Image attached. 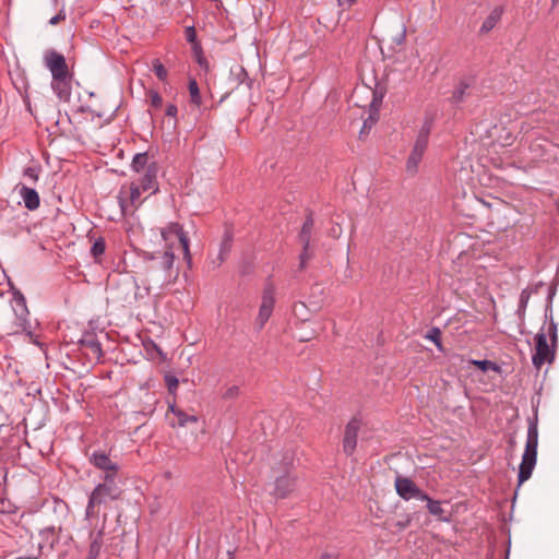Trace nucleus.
Segmentation results:
<instances>
[{"mask_svg":"<svg viewBox=\"0 0 559 559\" xmlns=\"http://www.w3.org/2000/svg\"><path fill=\"white\" fill-rule=\"evenodd\" d=\"M340 5L350 7L356 2V0H337Z\"/></svg>","mask_w":559,"mask_h":559,"instance_id":"40","label":"nucleus"},{"mask_svg":"<svg viewBox=\"0 0 559 559\" xmlns=\"http://www.w3.org/2000/svg\"><path fill=\"white\" fill-rule=\"evenodd\" d=\"M86 559H96V558H92V557H88V556H87V558H86Z\"/></svg>","mask_w":559,"mask_h":559,"instance_id":"44","label":"nucleus"},{"mask_svg":"<svg viewBox=\"0 0 559 559\" xmlns=\"http://www.w3.org/2000/svg\"><path fill=\"white\" fill-rule=\"evenodd\" d=\"M153 178H154V176L151 175L150 171H147L145 174L141 185H139L142 192L147 191L148 189L153 188Z\"/></svg>","mask_w":559,"mask_h":559,"instance_id":"29","label":"nucleus"},{"mask_svg":"<svg viewBox=\"0 0 559 559\" xmlns=\"http://www.w3.org/2000/svg\"><path fill=\"white\" fill-rule=\"evenodd\" d=\"M394 487L397 495L404 499H428V496L424 493L417 485L409 478L403 476H396Z\"/></svg>","mask_w":559,"mask_h":559,"instance_id":"9","label":"nucleus"},{"mask_svg":"<svg viewBox=\"0 0 559 559\" xmlns=\"http://www.w3.org/2000/svg\"><path fill=\"white\" fill-rule=\"evenodd\" d=\"M313 228V219L311 217H308L300 230L299 239L302 245H305V249H309L310 246V238H311V231Z\"/></svg>","mask_w":559,"mask_h":559,"instance_id":"17","label":"nucleus"},{"mask_svg":"<svg viewBox=\"0 0 559 559\" xmlns=\"http://www.w3.org/2000/svg\"><path fill=\"white\" fill-rule=\"evenodd\" d=\"M466 88V85H464L463 83H461L456 90L454 91L453 93V98L456 100V102H461L463 99V96H464V91Z\"/></svg>","mask_w":559,"mask_h":559,"instance_id":"33","label":"nucleus"},{"mask_svg":"<svg viewBox=\"0 0 559 559\" xmlns=\"http://www.w3.org/2000/svg\"><path fill=\"white\" fill-rule=\"evenodd\" d=\"M90 462L97 467L98 469H102L105 472V480L111 481V479L115 478L118 466L116 463H114L110 457L104 453V452H94L90 456Z\"/></svg>","mask_w":559,"mask_h":559,"instance_id":"11","label":"nucleus"},{"mask_svg":"<svg viewBox=\"0 0 559 559\" xmlns=\"http://www.w3.org/2000/svg\"><path fill=\"white\" fill-rule=\"evenodd\" d=\"M178 112V109H177V106L174 105V104H169L167 107H166V115L169 116V117H176Z\"/></svg>","mask_w":559,"mask_h":559,"instance_id":"38","label":"nucleus"},{"mask_svg":"<svg viewBox=\"0 0 559 559\" xmlns=\"http://www.w3.org/2000/svg\"><path fill=\"white\" fill-rule=\"evenodd\" d=\"M24 176L33 181H37L38 175L35 168L28 167L24 170Z\"/></svg>","mask_w":559,"mask_h":559,"instance_id":"36","label":"nucleus"},{"mask_svg":"<svg viewBox=\"0 0 559 559\" xmlns=\"http://www.w3.org/2000/svg\"><path fill=\"white\" fill-rule=\"evenodd\" d=\"M151 106L158 109L163 105V98L157 92H150Z\"/></svg>","mask_w":559,"mask_h":559,"instance_id":"30","label":"nucleus"},{"mask_svg":"<svg viewBox=\"0 0 559 559\" xmlns=\"http://www.w3.org/2000/svg\"><path fill=\"white\" fill-rule=\"evenodd\" d=\"M148 160L147 154L145 153H139L133 157L132 160V167L135 171H142L144 170L146 163Z\"/></svg>","mask_w":559,"mask_h":559,"instance_id":"21","label":"nucleus"},{"mask_svg":"<svg viewBox=\"0 0 559 559\" xmlns=\"http://www.w3.org/2000/svg\"><path fill=\"white\" fill-rule=\"evenodd\" d=\"M162 239L167 247V250L159 258H153L154 263L151 266V280L163 287L171 284L177 277V271L174 269L175 255L173 249L178 247L182 250L185 259L190 260L189 240L182 231V228L177 223H170L165 228L160 229Z\"/></svg>","mask_w":559,"mask_h":559,"instance_id":"1","label":"nucleus"},{"mask_svg":"<svg viewBox=\"0 0 559 559\" xmlns=\"http://www.w3.org/2000/svg\"><path fill=\"white\" fill-rule=\"evenodd\" d=\"M535 354L533 355V364L539 369L544 364L551 362L555 357V352L547 342V335L544 332H539L535 337Z\"/></svg>","mask_w":559,"mask_h":559,"instance_id":"8","label":"nucleus"},{"mask_svg":"<svg viewBox=\"0 0 559 559\" xmlns=\"http://www.w3.org/2000/svg\"><path fill=\"white\" fill-rule=\"evenodd\" d=\"M66 19V14L60 12L58 13L57 15H55L53 17L50 19L49 21V24L51 25H57L59 24L61 21H63Z\"/></svg>","mask_w":559,"mask_h":559,"instance_id":"37","label":"nucleus"},{"mask_svg":"<svg viewBox=\"0 0 559 559\" xmlns=\"http://www.w3.org/2000/svg\"><path fill=\"white\" fill-rule=\"evenodd\" d=\"M426 338L433 342L439 349H442L441 331L438 328H432L430 331H428Z\"/></svg>","mask_w":559,"mask_h":559,"instance_id":"25","label":"nucleus"},{"mask_svg":"<svg viewBox=\"0 0 559 559\" xmlns=\"http://www.w3.org/2000/svg\"><path fill=\"white\" fill-rule=\"evenodd\" d=\"M15 559H37L36 557H19V558H15Z\"/></svg>","mask_w":559,"mask_h":559,"instance_id":"42","label":"nucleus"},{"mask_svg":"<svg viewBox=\"0 0 559 559\" xmlns=\"http://www.w3.org/2000/svg\"><path fill=\"white\" fill-rule=\"evenodd\" d=\"M558 0H554V2H557Z\"/></svg>","mask_w":559,"mask_h":559,"instance_id":"45","label":"nucleus"},{"mask_svg":"<svg viewBox=\"0 0 559 559\" xmlns=\"http://www.w3.org/2000/svg\"><path fill=\"white\" fill-rule=\"evenodd\" d=\"M423 501L428 502L427 508L432 515L438 516L440 520H445V518L443 516L444 510L442 509L439 501L431 500L429 497L428 499H423Z\"/></svg>","mask_w":559,"mask_h":559,"instance_id":"19","label":"nucleus"},{"mask_svg":"<svg viewBox=\"0 0 559 559\" xmlns=\"http://www.w3.org/2000/svg\"><path fill=\"white\" fill-rule=\"evenodd\" d=\"M503 14V9L501 7H496L489 15L483 22L480 31L483 33H488L496 27V25L500 22Z\"/></svg>","mask_w":559,"mask_h":559,"instance_id":"15","label":"nucleus"},{"mask_svg":"<svg viewBox=\"0 0 559 559\" xmlns=\"http://www.w3.org/2000/svg\"><path fill=\"white\" fill-rule=\"evenodd\" d=\"M294 463V453L288 451L282 454V459L276 460L272 466V474L275 479L274 495L277 498H286L294 491L296 486L295 477L290 475Z\"/></svg>","mask_w":559,"mask_h":559,"instance_id":"2","label":"nucleus"},{"mask_svg":"<svg viewBox=\"0 0 559 559\" xmlns=\"http://www.w3.org/2000/svg\"><path fill=\"white\" fill-rule=\"evenodd\" d=\"M548 334L550 335L552 345L555 346L557 342V325L552 321L548 326Z\"/></svg>","mask_w":559,"mask_h":559,"instance_id":"34","label":"nucleus"},{"mask_svg":"<svg viewBox=\"0 0 559 559\" xmlns=\"http://www.w3.org/2000/svg\"><path fill=\"white\" fill-rule=\"evenodd\" d=\"M275 304L274 290L272 287H266L262 295L261 305L255 323L259 329H262L270 319Z\"/></svg>","mask_w":559,"mask_h":559,"instance_id":"10","label":"nucleus"},{"mask_svg":"<svg viewBox=\"0 0 559 559\" xmlns=\"http://www.w3.org/2000/svg\"><path fill=\"white\" fill-rule=\"evenodd\" d=\"M228 559H234V558L229 557Z\"/></svg>","mask_w":559,"mask_h":559,"instance_id":"46","label":"nucleus"},{"mask_svg":"<svg viewBox=\"0 0 559 559\" xmlns=\"http://www.w3.org/2000/svg\"><path fill=\"white\" fill-rule=\"evenodd\" d=\"M19 194L22 198L25 207L29 211H34L39 207L40 200L36 190L22 185L19 187Z\"/></svg>","mask_w":559,"mask_h":559,"instance_id":"14","label":"nucleus"},{"mask_svg":"<svg viewBox=\"0 0 559 559\" xmlns=\"http://www.w3.org/2000/svg\"><path fill=\"white\" fill-rule=\"evenodd\" d=\"M188 88H189V93H190L191 103H193L197 106H200L201 105V95H200V90H199L198 83L194 79H191L189 81Z\"/></svg>","mask_w":559,"mask_h":559,"instance_id":"20","label":"nucleus"},{"mask_svg":"<svg viewBox=\"0 0 559 559\" xmlns=\"http://www.w3.org/2000/svg\"><path fill=\"white\" fill-rule=\"evenodd\" d=\"M119 496L120 490L116 486L114 479H111V481L105 480L103 484L97 485L90 496L86 507V515L97 516L102 504L116 500Z\"/></svg>","mask_w":559,"mask_h":559,"instance_id":"4","label":"nucleus"},{"mask_svg":"<svg viewBox=\"0 0 559 559\" xmlns=\"http://www.w3.org/2000/svg\"><path fill=\"white\" fill-rule=\"evenodd\" d=\"M167 420L169 421L170 426L176 427H183L188 425L189 423H197L195 416L187 415L183 411L176 408L174 405L169 406V409L167 412Z\"/></svg>","mask_w":559,"mask_h":559,"instance_id":"13","label":"nucleus"},{"mask_svg":"<svg viewBox=\"0 0 559 559\" xmlns=\"http://www.w3.org/2000/svg\"><path fill=\"white\" fill-rule=\"evenodd\" d=\"M44 61L46 67L50 70L53 79L52 88L61 95L64 82L69 74L66 58L55 50H49L45 53Z\"/></svg>","mask_w":559,"mask_h":559,"instance_id":"5","label":"nucleus"},{"mask_svg":"<svg viewBox=\"0 0 559 559\" xmlns=\"http://www.w3.org/2000/svg\"><path fill=\"white\" fill-rule=\"evenodd\" d=\"M141 188L138 183L123 185L119 191V204L123 213H133L142 203Z\"/></svg>","mask_w":559,"mask_h":559,"instance_id":"6","label":"nucleus"},{"mask_svg":"<svg viewBox=\"0 0 559 559\" xmlns=\"http://www.w3.org/2000/svg\"><path fill=\"white\" fill-rule=\"evenodd\" d=\"M230 248H231V237L228 234H226L224 236V239L221 245L219 253L217 257V260H218L217 265H221L225 261L227 254L230 251Z\"/></svg>","mask_w":559,"mask_h":559,"instance_id":"18","label":"nucleus"},{"mask_svg":"<svg viewBox=\"0 0 559 559\" xmlns=\"http://www.w3.org/2000/svg\"><path fill=\"white\" fill-rule=\"evenodd\" d=\"M100 548H102V537H100V533H98L90 545L88 557L97 559V557L99 556V552H100Z\"/></svg>","mask_w":559,"mask_h":559,"instance_id":"22","label":"nucleus"},{"mask_svg":"<svg viewBox=\"0 0 559 559\" xmlns=\"http://www.w3.org/2000/svg\"><path fill=\"white\" fill-rule=\"evenodd\" d=\"M319 559H337V556L335 554L324 552Z\"/></svg>","mask_w":559,"mask_h":559,"instance_id":"39","label":"nucleus"},{"mask_svg":"<svg viewBox=\"0 0 559 559\" xmlns=\"http://www.w3.org/2000/svg\"><path fill=\"white\" fill-rule=\"evenodd\" d=\"M165 380H166V384H167L168 391L170 393L176 392V390L178 389V385H179L178 379L176 377H173V376H166Z\"/></svg>","mask_w":559,"mask_h":559,"instance_id":"31","label":"nucleus"},{"mask_svg":"<svg viewBox=\"0 0 559 559\" xmlns=\"http://www.w3.org/2000/svg\"><path fill=\"white\" fill-rule=\"evenodd\" d=\"M472 364L478 367L483 371H487L489 369L491 370H498V367L495 362L490 360H472Z\"/></svg>","mask_w":559,"mask_h":559,"instance_id":"28","label":"nucleus"},{"mask_svg":"<svg viewBox=\"0 0 559 559\" xmlns=\"http://www.w3.org/2000/svg\"><path fill=\"white\" fill-rule=\"evenodd\" d=\"M153 70L156 74V76L162 80V81H165L166 78H167V70L166 68L162 64V62L159 60H154L153 62Z\"/></svg>","mask_w":559,"mask_h":559,"instance_id":"27","label":"nucleus"},{"mask_svg":"<svg viewBox=\"0 0 559 559\" xmlns=\"http://www.w3.org/2000/svg\"><path fill=\"white\" fill-rule=\"evenodd\" d=\"M538 430L535 425H531L527 431L525 450L519 469V485L525 483L532 476L537 460Z\"/></svg>","mask_w":559,"mask_h":559,"instance_id":"3","label":"nucleus"},{"mask_svg":"<svg viewBox=\"0 0 559 559\" xmlns=\"http://www.w3.org/2000/svg\"><path fill=\"white\" fill-rule=\"evenodd\" d=\"M308 250L309 249H305V245H302V252L300 254V269H304L306 266L307 261L310 259Z\"/></svg>","mask_w":559,"mask_h":559,"instance_id":"35","label":"nucleus"},{"mask_svg":"<svg viewBox=\"0 0 559 559\" xmlns=\"http://www.w3.org/2000/svg\"><path fill=\"white\" fill-rule=\"evenodd\" d=\"M92 348L94 349L95 353H99L100 352V348L98 345H92Z\"/></svg>","mask_w":559,"mask_h":559,"instance_id":"41","label":"nucleus"},{"mask_svg":"<svg viewBox=\"0 0 559 559\" xmlns=\"http://www.w3.org/2000/svg\"><path fill=\"white\" fill-rule=\"evenodd\" d=\"M239 388L237 385H231L229 386L225 393H224V399H228V400H231V399H235L239 395Z\"/></svg>","mask_w":559,"mask_h":559,"instance_id":"32","label":"nucleus"},{"mask_svg":"<svg viewBox=\"0 0 559 559\" xmlns=\"http://www.w3.org/2000/svg\"><path fill=\"white\" fill-rule=\"evenodd\" d=\"M105 252V241L102 238L95 240L91 248L92 255L97 259Z\"/></svg>","mask_w":559,"mask_h":559,"instance_id":"26","label":"nucleus"},{"mask_svg":"<svg viewBox=\"0 0 559 559\" xmlns=\"http://www.w3.org/2000/svg\"><path fill=\"white\" fill-rule=\"evenodd\" d=\"M524 295H525V293L523 292L522 295H521V301L522 302L524 301Z\"/></svg>","mask_w":559,"mask_h":559,"instance_id":"43","label":"nucleus"},{"mask_svg":"<svg viewBox=\"0 0 559 559\" xmlns=\"http://www.w3.org/2000/svg\"><path fill=\"white\" fill-rule=\"evenodd\" d=\"M358 430L359 423L357 420H350L345 428L343 451L347 455H352L356 449Z\"/></svg>","mask_w":559,"mask_h":559,"instance_id":"12","label":"nucleus"},{"mask_svg":"<svg viewBox=\"0 0 559 559\" xmlns=\"http://www.w3.org/2000/svg\"><path fill=\"white\" fill-rule=\"evenodd\" d=\"M40 538L41 542L39 544V548L43 549L44 547L52 548L53 545L58 542V533L55 527H46L40 531Z\"/></svg>","mask_w":559,"mask_h":559,"instance_id":"16","label":"nucleus"},{"mask_svg":"<svg viewBox=\"0 0 559 559\" xmlns=\"http://www.w3.org/2000/svg\"><path fill=\"white\" fill-rule=\"evenodd\" d=\"M428 129H421L415 141V144L406 163L407 171H409L411 174L417 173L418 165L428 145Z\"/></svg>","mask_w":559,"mask_h":559,"instance_id":"7","label":"nucleus"},{"mask_svg":"<svg viewBox=\"0 0 559 559\" xmlns=\"http://www.w3.org/2000/svg\"><path fill=\"white\" fill-rule=\"evenodd\" d=\"M377 120H378V110L376 107H372L370 109L368 118L365 119V121H364V127L361 129V133H364L367 129H370L376 123Z\"/></svg>","mask_w":559,"mask_h":559,"instance_id":"24","label":"nucleus"},{"mask_svg":"<svg viewBox=\"0 0 559 559\" xmlns=\"http://www.w3.org/2000/svg\"><path fill=\"white\" fill-rule=\"evenodd\" d=\"M17 305L21 308V313L17 316V320L15 322L16 329H12V332H14V333L17 332L20 329H24L25 328V321H26L25 320V316L27 313V310H26V308H25L23 302L17 301Z\"/></svg>","mask_w":559,"mask_h":559,"instance_id":"23","label":"nucleus"}]
</instances>
